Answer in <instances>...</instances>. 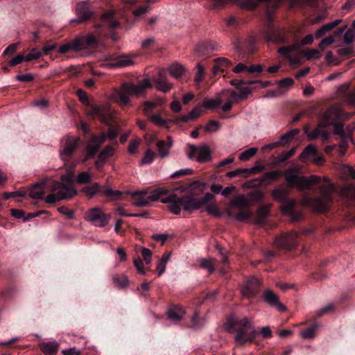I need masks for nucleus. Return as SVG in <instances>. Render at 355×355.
Segmentation results:
<instances>
[{"label":"nucleus","instance_id":"nucleus-40","mask_svg":"<svg viewBox=\"0 0 355 355\" xmlns=\"http://www.w3.org/2000/svg\"><path fill=\"white\" fill-rule=\"evenodd\" d=\"M43 56L42 52L36 49L33 48L30 50L29 53L25 56V62H30L33 60H37Z\"/></svg>","mask_w":355,"mask_h":355},{"label":"nucleus","instance_id":"nucleus-7","mask_svg":"<svg viewBox=\"0 0 355 355\" xmlns=\"http://www.w3.org/2000/svg\"><path fill=\"white\" fill-rule=\"evenodd\" d=\"M189 149L190 150L187 154L189 159L196 158V161L200 163L209 162L211 159V150L206 145H190Z\"/></svg>","mask_w":355,"mask_h":355},{"label":"nucleus","instance_id":"nucleus-44","mask_svg":"<svg viewBox=\"0 0 355 355\" xmlns=\"http://www.w3.org/2000/svg\"><path fill=\"white\" fill-rule=\"evenodd\" d=\"M214 259L211 258L203 259L200 261V266L211 273L214 270Z\"/></svg>","mask_w":355,"mask_h":355},{"label":"nucleus","instance_id":"nucleus-17","mask_svg":"<svg viewBox=\"0 0 355 355\" xmlns=\"http://www.w3.org/2000/svg\"><path fill=\"white\" fill-rule=\"evenodd\" d=\"M252 84H250V82L246 85L241 86L239 88V92L233 91V92H229V95H231L233 98L238 100V101H243L246 99L252 92L255 90V87H251Z\"/></svg>","mask_w":355,"mask_h":355},{"label":"nucleus","instance_id":"nucleus-11","mask_svg":"<svg viewBox=\"0 0 355 355\" xmlns=\"http://www.w3.org/2000/svg\"><path fill=\"white\" fill-rule=\"evenodd\" d=\"M105 135L102 134L99 137H94L86 145V153L83 160V162L93 158L97 153L101 145L105 141Z\"/></svg>","mask_w":355,"mask_h":355},{"label":"nucleus","instance_id":"nucleus-37","mask_svg":"<svg viewBox=\"0 0 355 355\" xmlns=\"http://www.w3.org/2000/svg\"><path fill=\"white\" fill-rule=\"evenodd\" d=\"M216 49L214 44L210 42H202L196 46V50L200 54H205L209 51H214Z\"/></svg>","mask_w":355,"mask_h":355},{"label":"nucleus","instance_id":"nucleus-58","mask_svg":"<svg viewBox=\"0 0 355 355\" xmlns=\"http://www.w3.org/2000/svg\"><path fill=\"white\" fill-rule=\"evenodd\" d=\"M252 212L250 209L242 210L238 213L236 216L237 220L243 221L250 218L252 216Z\"/></svg>","mask_w":355,"mask_h":355},{"label":"nucleus","instance_id":"nucleus-53","mask_svg":"<svg viewBox=\"0 0 355 355\" xmlns=\"http://www.w3.org/2000/svg\"><path fill=\"white\" fill-rule=\"evenodd\" d=\"M335 126V134L338 135L341 137V139H352V137L349 134H346L343 129V125L342 124L336 123L334 125Z\"/></svg>","mask_w":355,"mask_h":355},{"label":"nucleus","instance_id":"nucleus-50","mask_svg":"<svg viewBox=\"0 0 355 355\" xmlns=\"http://www.w3.org/2000/svg\"><path fill=\"white\" fill-rule=\"evenodd\" d=\"M155 156H156V154L155 152H153L150 149H148L146 151L144 156L141 161V164L145 165V164H150L154 160Z\"/></svg>","mask_w":355,"mask_h":355},{"label":"nucleus","instance_id":"nucleus-22","mask_svg":"<svg viewBox=\"0 0 355 355\" xmlns=\"http://www.w3.org/2000/svg\"><path fill=\"white\" fill-rule=\"evenodd\" d=\"M39 346L45 355H56L60 348V344L56 341L44 342Z\"/></svg>","mask_w":355,"mask_h":355},{"label":"nucleus","instance_id":"nucleus-9","mask_svg":"<svg viewBox=\"0 0 355 355\" xmlns=\"http://www.w3.org/2000/svg\"><path fill=\"white\" fill-rule=\"evenodd\" d=\"M87 114L98 117L104 123H109L112 118L113 111L108 105H103L93 107L87 112Z\"/></svg>","mask_w":355,"mask_h":355},{"label":"nucleus","instance_id":"nucleus-6","mask_svg":"<svg viewBox=\"0 0 355 355\" xmlns=\"http://www.w3.org/2000/svg\"><path fill=\"white\" fill-rule=\"evenodd\" d=\"M134 64L133 59L127 55L107 57L101 66L107 69L125 67Z\"/></svg>","mask_w":355,"mask_h":355},{"label":"nucleus","instance_id":"nucleus-63","mask_svg":"<svg viewBox=\"0 0 355 355\" xmlns=\"http://www.w3.org/2000/svg\"><path fill=\"white\" fill-rule=\"evenodd\" d=\"M58 211L62 215L65 216L69 219H71L74 216V213H75L74 211L72 209H68L67 207H64V206L60 207L58 209Z\"/></svg>","mask_w":355,"mask_h":355},{"label":"nucleus","instance_id":"nucleus-61","mask_svg":"<svg viewBox=\"0 0 355 355\" xmlns=\"http://www.w3.org/2000/svg\"><path fill=\"white\" fill-rule=\"evenodd\" d=\"M58 52L60 54H67L71 52H73L72 45L70 42L65 43L60 46L58 49Z\"/></svg>","mask_w":355,"mask_h":355},{"label":"nucleus","instance_id":"nucleus-30","mask_svg":"<svg viewBox=\"0 0 355 355\" xmlns=\"http://www.w3.org/2000/svg\"><path fill=\"white\" fill-rule=\"evenodd\" d=\"M341 22V19H336L334 21L330 23H327L323 25L320 29H318L315 33V37L320 38L324 36L326 33L333 29L334 27L338 26Z\"/></svg>","mask_w":355,"mask_h":355},{"label":"nucleus","instance_id":"nucleus-29","mask_svg":"<svg viewBox=\"0 0 355 355\" xmlns=\"http://www.w3.org/2000/svg\"><path fill=\"white\" fill-rule=\"evenodd\" d=\"M249 199L243 195H239L234 197L230 202L232 207L237 209H242L248 206Z\"/></svg>","mask_w":355,"mask_h":355},{"label":"nucleus","instance_id":"nucleus-52","mask_svg":"<svg viewBox=\"0 0 355 355\" xmlns=\"http://www.w3.org/2000/svg\"><path fill=\"white\" fill-rule=\"evenodd\" d=\"M304 134L307 136L308 139L310 141L314 140L316 139L320 134V128H315V130L311 131L309 128L306 126L304 128Z\"/></svg>","mask_w":355,"mask_h":355},{"label":"nucleus","instance_id":"nucleus-49","mask_svg":"<svg viewBox=\"0 0 355 355\" xmlns=\"http://www.w3.org/2000/svg\"><path fill=\"white\" fill-rule=\"evenodd\" d=\"M212 202V201H210ZM206 205V211L208 212L209 214L215 216H220L221 215V213L220 212L218 207L217 205L215 202H211V203H205Z\"/></svg>","mask_w":355,"mask_h":355},{"label":"nucleus","instance_id":"nucleus-38","mask_svg":"<svg viewBox=\"0 0 355 355\" xmlns=\"http://www.w3.org/2000/svg\"><path fill=\"white\" fill-rule=\"evenodd\" d=\"M170 254L165 253L162 255V258L159 261L157 265L158 276H161L165 272L166 266L170 259Z\"/></svg>","mask_w":355,"mask_h":355},{"label":"nucleus","instance_id":"nucleus-1","mask_svg":"<svg viewBox=\"0 0 355 355\" xmlns=\"http://www.w3.org/2000/svg\"><path fill=\"white\" fill-rule=\"evenodd\" d=\"M73 174L70 172L61 177V182L51 180L46 184H36L31 189L29 196L33 199L42 198L45 193L51 191L45 198L46 203L52 204L63 199L72 198L77 193L72 186Z\"/></svg>","mask_w":355,"mask_h":355},{"label":"nucleus","instance_id":"nucleus-5","mask_svg":"<svg viewBox=\"0 0 355 355\" xmlns=\"http://www.w3.org/2000/svg\"><path fill=\"white\" fill-rule=\"evenodd\" d=\"M111 216L105 214L99 207L91 209L86 214L85 219L93 225L98 227H105L110 221Z\"/></svg>","mask_w":355,"mask_h":355},{"label":"nucleus","instance_id":"nucleus-16","mask_svg":"<svg viewBox=\"0 0 355 355\" xmlns=\"http://www.w3.org/2000/svg\"><path fill=\"white\" fill-rule=\"evenodd\" d=\"M264 301L271 306L276 307L280 312H284L286 307L279 302V297L271 290H266L263 293Z\"/></svg>","mask_w":355,"mask_h":355},{"label":"nucleus","instance_id":"nucleus-57","mask_svg":"<svg viewBox=\"0 0 355 355\" xmlns=\"http://www.w3.org/2000/svg\"><path fill=\"white\" fill-rule=\"evenodd\" d=\"M99 190V185L98 183H94L92 186L87 187L83 189V191L89 197L94 196Z\"/></svg>","mask_w":355,"mask_h":355},{"label":"nucleus","instance_id":"nucleus-62","mask_svg":"<svg viewBox=\"0 0 355 355\" xmlns=\"http://www.w3.org/2000/svg\"><path fill=\"white\" fill-rule=\"evenodd\" d=\"M334 305L333 304H329L323 308L320 309L317 311L316 315L318 317H321L327 313L332 312L334 310Z\"/></svg>","mask_w":355,"mask_h":355},{"label":"nucleus","instance_id":"nucleus-54","mask_svg":"<svg viewBox=\"0 0 355 355\" xmlns=\"http://www.w3.org/2000/svg\"><path fill=\"white\" fill-rule=\"evenodd\" d=\"M92 176L91 174L87 171H84L80 173L78 176L76 181L79 184H85L88 183L91 181Z\"/></svg>","mask_w":355,"mask_h":355},{"label":"nucleus","instance_id":"nucleus-28","mask_svg":"<svg viewBox=\"0 0 355 355\" xmlns=\"http://www.w3.org/2000/svg\"><path fill=\"white\" fill-rule=\"evenodd\" d=\"M135 202L134 204L138 207L146 206L150 200V196H146L144 191H137L132 193Z\"/></svg>","mask_w":355,"mask_h":355},{"label":"nucleus","instance_id":"nucleus-64","mask_svg":"<svg viewBox=\"0 0 355 355\" xmlns=\"http://www.w3.org/2000/svg\"><path fill=\"white\" fill-rule=\"evenodd\" d=\"M304 55L308 60L313 58L319 59L320 58V53L316 49L307 50L304 53Z\"/></svg>","mask_w":355,"mask_h":355},{"label":"nucleus","instance_id":"nucleus-35","mask_svg":"<svg viewBox=\"0 0 355 355\" xmlns=\"http://www.w3.org/2000/svg\"><path fill=\"white\" fill-rule=\"evenodd\" d=\"M196 71L194 76V82L197 85H199L202 83L205 78V69L200 63H198L196 66Z\"/></svg>","mask_w":355,"mask_h":355},{"label":"nucleus","instance_id":"nucleus-4","mask_svg":"<svg viewBox=\"0 0 355 355\" xmlns=\"http://www.w3.org/2000/svg\"><path fill=\"white\" fill-rule=\"evenodd\" d=\"M334 187L329 184L326 187L320 189L321 197L314 199L311 202V206L317 211H324L327 210L329 204L331 201V193L334 191Z\"/></svg>","mask_w":355,"mask_h":355},{"label":"nucleus","instance_id":"nucleus-12","mask_svg":"<svg viewBox=\"0 0 355 355\" xmlns=\"http://www.w3.org/2000/svg\"><path fill=\"white\" fill-rule=\"evenodd\" d=\"M132 96H144L147 89L152 87L151 80L148 78H146L137 83H127Z\"/></svg>","mask_w":355,"mask_h":355},{"label":"nucleus","instance_id":"nucleus-14","mask_svg":"<svg viewBox=\"0 0 355 355\" xmlns=\"http://www.w3.org/2000/svg\"><path fill=\"white\" fill-rule=\"evenodd\" d=\"M260 282L254 277L248 279L241 288L243 295L248 297L254 295L259 290Z\"/></svg>","mask_w":355,"mask_h":355},{"label":"nucleus","instance_id":"nucleus-42","mask_svg":"<svg viewBox=\"0 0 355 355\" xmlns=\"http://www.w3.org/2000/svg\"><path fill=\"white\" fill-rule=\"evenodd\" d=\"M327 117L328 119H339L343 117L340 107L336 105L331 107L327 113Z\"/></svg>","mask_w":355,"mask_h":355},{"label":"nucleus","instance_id":"nucleus-26","mask_svg":"<svg viewBox=\"0 0 355 355\" xmlns=\"http://www.w3.org/2000/svg\"><path fill=\"white\" fill-rule=\"evenodd\" d=\"M168 71L173 78L178 79L181 78L187 72V70L182 64L174 62L168 67Z\"/></svg>","mask_w":355,"mask_h":355},{"label":"nucleus","instance_id":"nucleus-24","mask_svg":"<svg viewBox=\"0 0 355 355\" xmlns=\"http://www.w3.org/2000/svg\"><path fill=\"white\" fill-rule=\"evenodd\" d=\"M173 146V141L170 137H167V141L159 140L157 142V148L159 155L162 157H166L169 154V150Z\"/></svg>","mask_w":355,"mask_h":355},{"label":"nucleus","instance_id":"nucleus-48","mask_svg":"<svg viewBox=\"0 0 355 355\" xmlns=\"http://www.w3.org/2000/svg\"><path fill=\"white\" fill-rule=\"evenodd\" d=\"M162 103V101L161 99L157 100L155 101H146L144 102V112L146 115L148 114L152 110L161 105Z\"/></svg>","mask_w":355,"mask_h":355},{"label":"nucleus","instance_id":"nucleus-56","mask_svg":"<svg viewBox=\"0 0 355 355\" xmlns=\"http://www.w3.org/2000/svg\"><path fill=\"white\" fill-rule=\"evenodd\" d=\"M200 115V110L197 108H193L187 115L182 117V121L187 122L189 120H193L198 118Z\"/></svg>","mask_w":355,"mask_h":355},{"label":"nucleus","instance_id":"nucleus-31","mask_svg":"<svg viewBox=\"0 0 355 355\" xmlns=\"http://www.w3.org/2000/svg\"><path fill=\"white\" fill-rule=\"evenodd\" d=\"M270 207V205H263L258 209L257 211V216L255 218L256 224H261L264 221V220L269 214Z\"/></svg>","mask_w":355,"mask_h":355},{"label":"nucleus","instance_id":"nucleus-23","mask_svg":"<svg viewBox=\"0 0 355 355\" xmlns=\"http://www.w3.org/2000/svg\"><path fill=\"white\" fill-rule=\"evenodd\" d=\"M76 14L78 16V22H83L89 19L91 12L87 7V4L85 2L78 3L76 6Z\"/></svg>","mask_w":355,"mask_h":355},{"label":"nucleus","instance_id":"nucleus-59","mask_svg":"<svg viewBox=\"0 0 355 355\" xmlns=\"http://www.w3.org/2000/svg\"><path fill=\"white\" fill-rule=\"evenodd\" d=\"M140 144V139L136 138L130 141V144L128 146V150L129 153L134 154L137 153L138 147Z\"/></svg>","mask_w":355,"mask_h":355},{"label":"nucleus","instance_id":"nucleus-34","mask_svg":"<svg viewBox=\"0 0 355 355\" xmlns=\"http://www.w3.org/2000/svg\"><path fill=\"white\" fill-rule=\"evenodd\" d=\"M317 153V148L313 144H309L307 146L304 150L302 151V153L300 155V158L302 161L306 162V160L310 157H314L315 155Z\"/></svg>","mask_w":355,"mask_h":355},{"label":"nucleus","instance_id":"nucleus-2","mask_svg":"<svg viewBox=\"0 0 355 355\" xmlns=\"http://www.w3.org/2000/svg\"><path fill=\"white\" fill-rule=\"evenodd\" d=\"M226 328L235 333L234 341L238 346L252 343L258 335L252 322L248 318L237 319L228 322Z\"/></svg>","mask_w":355,"mask_h":355},{"label":"nucleus","instance_id":"nucleus-3","mask_svg":"<svg viewBox=\"0 0 355 355\" xmlns=\"http://www.w3.org/2000/svg\"><path fill=\"white\" fill-rule=\"evenodd\" d=\"M301 166L289 168L286 171V181L290 186H295L298 190L310 188L308 178L300 176L297 173L301 171Z\"/></svg>","mask_w":355,"mask_h":355},{"label":"nucleus","instance_id":"nucleus-13","mask_svg":"<svg viewBox=\"0 0 355 355\" xmlns=\"http://www.w3.org/2000/svg\"><path fill=\"white\" fill-rule=\"evenodd\" d=\"M297 234L295 232L280 236L275 240L276 244L284 249L290 250L297 244Z\"/></svg>","mask_w":355,"mask_h":355},{"label":"nucleus","instance_id":"nucleus-47","mask_svg":"<svg viewBox=\"0 0 355 355\" xmlns=\"http://www.w3.org/2000/svg\"><path fill=\"white\" fill-rule=\"evenodd\" d=\"M282 171L278 170L266 173L262 177V181L267 182L277 180L282 175Z\"/></svg>","mask_w":355,"mask_h":355},{"label":"nucleus","instance_id":"nucleus-51","mask_svg":"<svg viewBox=\"0 0 355 355\" xmlns=\"http://www.w3.org/2000/svg\"><path fill=\"white\" fill-rule=\"evenodd\" d=\"M149 119L156 125L157 126H166L168 121L163 119L160 115L159 114H154L149 117Z\"/></svg>","mask_w":355,"mask_h":355},{"label":"nucleus","instance_id":"nucleus-33","mask_svg":"<svg viewBox=\"0 0 355 355\" xmlns=\"http://www.w3.org/2000/svg\"><path fill=\"white\" fill-rule=\"evenodd\" d=\"M80 37L83 39L85 50L90 47L96 46L98 43V37L93 34H89L85 36L82 35Z\"/></svg>","mask_w":355,"mask_h":355},{"label":"nucleus","instance_id":"nucleus-25","mask_svg":"<svg viewBox=\"0 0 355 355\" xmlns=\"http://www.w3.org/2000/svg\"><path fill=\"white\" fill-rule=\"evenodd\" d=\"M156 89L164 93L168 92L173 87V84L169 83L166 78L159 73L155 79Z\"/></svg>","mask_w":355,"mask_h":355},{"label":"nucleus","instance_id":"nucleus-60","mask_svg":"<svg viewBox=\"0 0 355 355\" xmlns=\"http://www.w3.org/2000/svg\"><path fill=\"white\" fill-rule=\"evenodd\" d=\"M300 132L298 129H293L286 134H284L281 137V141L283 144H286L288 143L291 138H292L294 135H297Z\"/></svg>","mask_w":355,"mask_h":355},{"label":"nucleus","instance_id":"nucleus-20","mask_svg":"<svg viewBox=\"0 0 355 355\" xmlns=\"http://www.w3.org/2000/svg\"><path fill=\"white\" fill-rule=\"evenodd\" d=\"M169 204L168 209L174 214H179L181 211V207H183V198H178L175 194L168 195Z\"/></svg>","mask_w":355,"mask_h":355},{"label":"nucleus","instance_id":"nucleus-46","mask_svg":"<svg viewBox=\"0 0 355 355\" xmlns=\"http://www.w3.org/2000/svg\"><path fill=\"white\" fill-rule=\"evenodd\" d=\"M257 152V148L255 147L250 148L244 150L239 155V159L241 161H247L252 157Z\"/></svg>","mask_w":355,"mask_h":355},{"label":"nucleus","instance_id":"nucleus-19","mask_svg":"<svg viewBox=\"0 0 355 355\" xmlns=\"http://www.w3.org/2000/svg\"><path fill=\"white\" fill-rule=\"evenodd\" d=\"M214 65L212 69L214 75H217L227 71L231 66L230 60L225 58H218L214 60Z\"/></svg>","mask_w":355,"mask_h":355},{"label":"nucleus","instance_id":"nucleus-36","mask_svg":"<svg viewBox=\"0 0 355 355\" xmlns=\"http://www.w3.org/2000/svg\"><path fill=\"white\" fill-rule=\"evenodd\" d=\"M112 280L114 284L120 288H125L129 285L128 277L124 275H115L113 276Z\"/></svg>","mask_w":355,"mask_h":355},{"label":"nucleus","instance_id":"nucleus-55","mask_svg":"<svg viewBox=\"0 0 355 355\" xmlns=\"http://www.w3.org/2000/svg\"><path fill=\"white\" fill-rule=\"evenodd\" d=\"M114 152V148L110 146L105 147L99 155L100 160H105L109 157H111Z\"/></svg>","mask_w":355,"mask_h":355},{"label":"nucleus","instance_id":"nucleus-15","mask_svg":"<svg viewBox=\"0 0 355 355\" xmlns=\"http://www.w3.org/2000/svg\"><path fill=\"white\" fill-rule=\"evenodd\" d=\"M78 139L77 137H67L66 145L60 152L61 159L66 162L73 155L77 148Z\"/></svg>","mask_w":355,"mask_h":355},{"label":"nucleus","instance_id":"nucleus-45","mask_svg":"<svg viewBox=\"0 0 355 355\" xmlns=\"http://www.w3.org/2000/svg\"><path fill=\"white\" fill-rule=\"evenodd\" d=\"M70 42L72 45L73 52H78L85 50L83 39L80 36L75 37L73 40L70 41Z\"/></svg>","mask_w":355,"mask_h":355},{"label":"nucleus","instance_id":"nucleus-10","mask_svg":"<svg viewBox=\"0 0 355 355\" xmlns=\"http://www.w3.org/2000/svg\"><path fill=\"white\" fill-rule=\"evenodd\" d=\"M111 96L119 105L124 106L130 104V97L132 96L127 83H124L121 89H114Z\"/></svg>","mask_w":355,"mask_h":355},{"label":"nucleus","instance_id":"nucleus-21","mask_svg":"<svg viewBox=\"0 0 355 355\" xmlns=\"http://www.w3.org/2000/svg\"><path fill=\"white\" fill-rule=\"evenodd\" d=\"M173 194L165 188H159L152 191L150 196L151 201H161L162 203H167L170 201L168 195Z\"/></svg>","mask_w":355,"mask_h":355},{"label":"nucleus","instance_id":"nucleus-43","mask_svg":"<svg viewBox=\"0 0 355 355\" xmlns=\"http://www.w3.org/2000/svg\"><path fill=\"white\" fill-rule=\"evenodd\" d=\"M318 325L314 324L309 328L306 329V330L300 332V336L304 339H312L315 337V331L318 329Z\"/></svg>","mask_w":355,"mask_h":355},{"label":"nucleus","instance_id":"nucleus-27","mask_svg":"<svg viewBox=\"0 0 355 355\" xmlns=\"http://www.w3.org/2000/svg\"><path fill=\"white\" fill-rule=\"evenodd\" d=\"M185 311L181 306H173L168 311V317L172 321H179L184 316Z\"/></svg>","mask_w":355,"mask_h":355},{"label":"nucleus","instance_id":"nucleus-39","mask_svg":"<svg viewBox=\"0 0 355 355\" xmlns=\"http://www.w3.org/2000/svg\"><path fill=\"white\" fill-rule=\"evenodd\" d=\"M298 48H299L298 44H295L291 46L281 47L278 49V52L281 55L288 58L291 62H294V61L291 58V55L292 52Z\"/></svg>","mask_w":355,"mask_h":355},{"label":"nucleus","instance_id":"nucleus-41","mask_svg":"<svg viewBox=\"0 0 355 355\" xmlns=\"http://www.w3.org/2000/svg\"><path fill=\"white\" fill-rule=\"evenodd\" d=\"M287 193L288 191L286 189L279 188L274 189L272 191V195L275 200L282 202L285 200Z\"/></svg>","mask_w":355,"mask_h":355},{"label":"nucleus","instance_id":"nucleus-32","mask_svg":"<svg viewBox=\"0 0 355 355\" xmlns=\"http://www.w3.org/2000/svg\"><path fill=\"white\" fill-rule=\"evenodd\" d=\"M222 98H220V93L214 98L206 99L203 102V105L207 109H214L220 107L221 109Z\"/></svg>","mask_w":355,"mask_h":355},{"label":"nucleus","instance_id":"nucleus-18","mask_svg":"<svg viewBox=\"0 0 355 355\" xmlns=\"http://www.w3.org/2000/svg\"><path fill=\"white\" fill-rule=\"evenodd\" d=\"M229 92H233V90L224 89L220 92V98H222L221 110L224 112L230 111L233 103H238V100L229 95Z\"/></svg>","mask_w":355,"mask_h":355},{"label":"nucleus","instance_id":"nucleus-8","mask_svg":"<svg viewBox=\"0 0 355 355\" xmlns=\"http://www.w3.org/2000/svg\"><path fill=\"white\" fill-rule=\"evenodd\" d=\"M214 200V196L209 193H206L202 198L187 199L183 198V209L187 211L198 209L204 204Z\"/></svg>","mask_w":355,"mask_h":355}]
</instances>
